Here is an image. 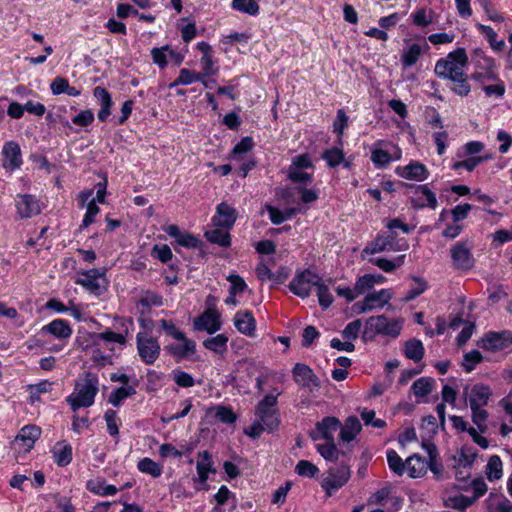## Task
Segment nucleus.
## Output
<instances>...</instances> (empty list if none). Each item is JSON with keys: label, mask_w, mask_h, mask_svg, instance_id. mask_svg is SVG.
<instances>
[{"label": "nucleus", "mask_w": 512, "mask_h": 512, "mask_svg": "<svg viewBox=\"0 0 512 512\" xmlns=\"http://www.w3.org/2000/svg\"><path fill=\"white\" fill-rule=\"evenodd\" d=\"M473 499L464 495L450 496L445 500V505L452 509L464 510L472 505Z\"/></svg>", "instance_id": "57"}, {"label": "nucleus", "mask_w": 512, "mask_h": 512, "mask_svg": "<svg viewBox=\"0 0 512 512\" xmlns=\"http://www.w3.org/2000/svg\"><path fill=\"white\" fill-rule=\"evenodd\" d=\"M54 461L59 466H66L72 461V447L69 444L55 448Z\"/></svg>", "instance_id": "53"}, {"label": "nucleus", "mask_w": 512, "mask_h": 512, "mask_svg": "<svg viewBox=\"0 0 512 512\" xmlns=\"http://www.w3.org/2000/svg\"><path fill=\"white\" fill-rule=\"evenodd\" d=\"M408 243L405 240L397 239L396 232H380L370 241L362 250V257L365 255H374L381 252L391 251L399 252L406 250Z\"/></svg>", "instance_id": "5"}, {"label": "nucleus", "mask_w": 512, "mask_h": 512, "mask_svg": "<svg viewBox=\"0 0 512 512\" xmlns=\"http://www.w3.org/2000/svg\"><path fill=\"white\" fill-rule=\"evenodd\" d=\"M137 352L140 359L147 365H152L160 356L161 348L157 338L146 332L136 335Z\"/></svg>", "instance_id": "7"}, {"label": "nucleus", "mask_w": 512, "mask_h": 512, "mask_svg": "<svg viewBox=\"0 0 512 512\" xmlns=\"http://www.w3.org/2000/svg\"><path fill=\"white\" fill-rule=\"evenodd\" d=\"M253 148V140L251 137L242 138L232 150V159L242 160V155L246 154Z\"/></svg>", "instance_id": "58"}, {"label": "nucleus", "mask_w": 512, "mask_h": 512, "mask_svg": "<svg viewBox=\"0 0 512 512\" xmlns=\"http://www.w3.org/2000/svg\"><path fill=\"white\" fill-rule=\"evenodd\" d=\"M277 395L267 394L255 408V420L245 430V434L253 439L261 436L262 432H274L280 425V413L276 408Z\"/></svg>", "instance_id": "3"}, {"label": "nucleus", "mask_w": 512, "mask_h": 512, "mask_svg": "<svg viewBox=\"0 0 512 512\" xmlns=\"http://www.w3.org/2000/svg\"><path fill=\"white\" fill-rule=\"evenodd\" d=\"M180 344H171L166 347L167 351L175 357L186 358L193 355L196 352V344L193 340L188 339L186 336L184 339H179Z\"/></svg>", "instance_id": "28"}, {"label": "nucleus", "mask_w": 512, "mask_h": 512, "mask_svg": "<svg viewBox=\"0 0 512 512\" xmlns=\"http://www.w3.org/2000/svg\"><path fill=\"white\" fill-rule=\"evenodd\" d=\"M41 331L43 333L51 334L58 339H68L73 333L68 321L63 319H55L51 321L47 325H44Z\"/></svg>", "instance_id": "25"}, {"label": "nucleus", "mask_w": 512, "mask_h": 512, "mask_svg": "<svg viewBox=\"0 0 512 512\" xmlns=\"http://www.w3.org/2000/svg\"><path fill=\"white\" fill-rule=\"evenodd\" d=\"M489 156H472L464 159L462 161L454 162L452 165V169L457 171L460 169H465L469 172H472L479 164L488 160Z\"/></svg>", "instance_id": "45"}, {"label": "nucleus", "mask_w": 512, "mask_h": 512, "mask_svg": "<svg viewBox=\"0 0 512 512\" xmlns=\"http://www.w3.org/2000/svg\"><path fill=\"white\" fill-rule=\"evenodd\" d=\"M228 337L224 334H218L214 337L207 338L203 342V346L218 354H223L227 350Z\"/></svg>", "instance_id": "38"}, {"label": "nucleus", "mask_w": 512, "mask_h": 512, "mask_svg": "<svg viewBox=\"0 0 512 512\" xmlns=\"http://www.w3.org/2000/svg\"><path fill=\"white\" fill-rule=\"evenodd\" d=\"M483 356L478 350L467 352L463 356L462 366L467 373L472 372L475 366L482 362Z\"/></svg>", "instance_id": "55"}, {"label": "nucleus", "mask_w": 512, "mask_h": 512, "mask_svg": "<svg viewBox=\"0 0 512 512\" xmlns=\"http://www.w3.org/2000/svg\"><path fill=\"white\" fill-rule=\"evenodd\" d=\"M433 15L434 13L432 11H427L425 8H420L415 11L411 17L413 23L416 26L425 28L433 22Z\"/></svg>", "instance_id": "52"}, {"label": "nucleus", "mask_w": 512, "mask_h": 512, "mask_svg": "<svg viewBox=\"0 0 512 512\" xmlns=\"http://www.w3.org/2000/svg\"><path fill=\"white\" fill-rule=\"evenodd\" d=\"M512 344V333L504 330L500 332L490 331L481 339V347L485 350L501 351Z\"/></svg>", "instance_id": "15"}, {"label": "nucleus", "mask_w": 512, "mask_h": 512, "mask_svg": "<svg viewBox=\"0 0 512 512\" xmlns=\"http://www.w3.org/2000/svg\"><path fill=\"white\" fill-rule=\"evenodd\" d=\"M294 381L303 388H308L310 391L318 389L320 387V381L315 375L313 370L302 363H297L293 370Z\"/></svg>", "instance_id": "16"}, {"label": "nucleus", "mask_w": 512, "mask_h": 512, "mask_svg": "<svg viewBox=\"0 0 512 512\" xmlns=\"http://www.w3.org/2000/svg\"><path fill=\"white\" fill-rule=\"evenodd\" d=\"M172 375H173L174 382L179 387L190 388V387L194 386V384H195V380L192 377V375L185 371H182L180 369L173 370Z\"/></svg>", "instance_id": "61"}, {"label": "nucleus", "mask_w": 512, "mask_h": 512, "mask_svg": "<svg viewBox=\"0 0 512 512\" xmlns=\"http://www.w3.org/2000/svg\"><path fill=\"white\" fill-rule=\"evenodd\" d=\"M350 478V469L346 465H341L335 469H330L328 475L322 481V488L331 496L333 491L343 487Z\"/></svg>", "instance_id": "11"}, {"label": "nucleus", "mask_w": 512, "mask_h": 512, "mask_svg": "<svg viewBox=\"0 0 512 512\" xmlns=\"http://www.w3.org/2000/svg\"><path fill=\"white\" fill-rule=\"evenodd\" d=\"M371 161L376 168H383L392 161V156L389 152L381 148L374 147L371 151Z\"/></svg>", "instance_id": "49"}, {"label": "nucleus", "mask_w": 512, "mask_h": 512, "mask_svg": "<svg viewBox=\"0 0 512 512\" xmlns=\"http://www.w3.org/2000/svg\"><path fill=\"white\" fill-rule=\"evenodd\" d=\"M396 173L402 178L419 182L426 180L429 175L426 166L419 162H411L404 167H397Z\"/></svg>", "instance_id": "22"}, {"label": "nucleus", "mask_w": 512, "mask_h": 512, "mask_svg": "<svg viewBox=\"0 0 512 512\" xmlns=\"http://www.w3.org/2000/svg\"><path fill=\"white\" fill-rule=\"evenodd\" d=\"M434 384V379L430 377H421L412 384L411 390L416 397L423 398L432 392Z\"/></svg>", "instance_id": "33"}, {"label": "nucleus", "mask_w": 512, "mask_h": 512, "mask_svg": "<svg viewBox=\"0 0 512 512\" xmlns=\"http://www.w3.org/2000/svg\"><path fill=\"white\" fill-rule=\"evenodd\" d=\"M137 468L140 472L149 474L154 478L160 477L162 474V466L148 457L141 459L137 464Z\"/></svg>", "instance_id": "41"}, {"label": "nucleus", "mask_w": 512, "mask_h": 512, "mask_svg": "<svg viewBox=\"0 0 512 512\" xmlns=\"http://www.w3.org/2000/svg\"><path fill=\"white\" fill-rule=\"evenodd\" d=\"M322 158L329 167L335 168L344 162V153L339 148H331L323 152Z\"/></svg>", "instance_id": "48"}, {"label": "nucleus", "mask_w": 512, "mask_h": 512, "mask_svg": "<svg viewBox=\"0 0 512 512\" xmlns=\"http://www.w3.org/2000/svg\"><path fill=\"white\" fill-rule=\"evenodd\" d=\"M415 194H421L422 196L411 197L410 202L414 209H423L424 207L435 209L437 207L436 195L427 185L416 186Z\"/></svg>", "instance_id": "21"}, {"label": "nucleus", "mask_w": 512, "mask_h": 512, "mask_svg": "<svg viewBox=\"0 0 512 512\" xmlns=\"http://www.w3.org/2000/svg\"><path fill=\"white\" fill-rule=\"evenodd\" d=\"M467 64L465 49L457 48L436 62L434 72L439 78L450 81L449 88L453 93L466 97L471 91L469 77L464 71Z\"/></svg>", "instance_id": "1"}, {"label": "nucleus", "mask_w": 512, "mask_h": 512, "mask_svg": "<svg viewBox=\"0 0 512 512\" xmlns=\"http://www.w3.org/2000/svg\"><path fill=\"white\" fill-rule=\"evenodd\" d=\"M485 406L480 407H470L472 415V422L476 425L477 429L480 433H486L488 430L487 420H488V412L484 409Z\"/></svg>", "instance_id": "39"}, {"label": "nucleus", "mask_w": 512, "mask_h": 512, "mask_svg": "<svg viewBox=\"0 0 512 512\" xmlns=\"http://www.w3.org/2000/svg\"><path fill=\"white\" fill-rule=\"evenodd\" d=\"M487 512H512V502L504 496L488 499Z\"/></svg>", "instance_id": "44"}, {"label": "nucleus", "mask_w": 512, "mask_h": 512, "mask_svg": "<svg viewBox=\"0 0 512 512\" xmlns=\"http://www.w3.org/2000/svg\"><path fill=\"white\" fill-rule=\"evenodd\" d=\"M98 384L95 374L86 373L84 379L76 383L74 392L66 399L71 409L77 411L82 407L92 406L99 390Z\"/></svg>", "instance_id": "4"}, {"label": "nucleus", "mask_w": 512, "mask_h": 512, "mask_svg": "<svg viewBox=\"0 0 512 512\" xmlns=\"http://www.w3.org/2000/svg\"><path fill=\"white\" fill-rule=\"evenodd\" d=\"M366 303H370L373 308L385 306L391 299L392 293L389 289H381L365 296Z\"/></svg>", "instance_id": "35"}, {"label": "nucleus", "mask_w": 512, "mask_h": 512, "mask_svg": "<svg viewBox=\"0 0 512 512\" xmlns=\"http://www.w3.org/2000/svg\"><path fill=\"white\" fill-rule=\"evenodd\" d=\"M199 80H203L200 73H196L192 70L182 68L179 72V76L175 79L173 83L170 84V88H173L178 85H190L194 82H199Z\"/></svg>", "instance_id": "40"}, {"label": "nucleus", "mask_w": 512, "mask_h": 512, "mask_svg": "<svg viewBox=\"0 0 512 512\" xmlns=\"http://www.w3.org/2000/svg\"><path fill=\"white\" fill-rule=\"evenodd\" d=\"M412 285L410 289L407 291L405 296L403 297V301L409 302L420 296L424 293L428 288V283L424 278L421 277H413Z\"/></svg>", "instance_id": "37"}, {"label": "nucleus", "mask_w": 512, "mask_h": 512, "mask_svg": "<svg viewBox=\"0 0 512 512\" xmlns=\"http://www.w3.org/2000/svg\"><path fill=\"white\" fill-rule=\"evenodd\" d=\"M222 227H217L215 229L209 230L205 232V238L213 244H217L221 247H228L230 245L231 239L228 231H224L221 229Z\"/></svg>", "instance_id": "34"}, {"label": "nucleus", "mask_w": 512, "mask_h": 512, "mask_svg": "<svg viewBox=\"0 0 512 512\" xmlns=\"http://www.w3.org/2000/svg\"><path fill=\"white\" fill-rule=\"evenodd\" d=\"M168 51H169L168 45L162 46L160 48L155 47L151 50V56H152L153 63L156 64L161 69L165 68L168 64V61H167Z\"/></svg>", "instance_id": "62"}, {"label": "nucleus", "mask_w": 512, "mask_h": 512, "mask_svg": "<svg viewBox=\"0 0 512 512\" xmlns=\"http://www.w3.org/2000/svg\"><path fill=\"white\" fill-rule=\"evenodd\" d=\"M15 206L17 215L21 219H28L41 213L42 207L39 199L31 194H19L16 197Z\"/></svg>", "instance_id": "13"}, {"label": "nucleus", "mask_w": 512, "mask_h": 512, "mask_svg": "<svg viewBox=\"0 0 512 512\" xmlns=\"http://www.w3.org/2000/svg\"><path fill=\"white\" fill-rule=\"evenodd\" d=\"M136 394V389L133 386H122L116 388L109 395L108 402L114 407H119L123 400Z\"/></svg>", "instance_id": "36"}, {"label": "nucleus", "mask_w": 512, "mask_h": 512, "mask_svg": "<svg viewBox=\"0 0 512 512\" xmlns=\"http://www.w3.org/2000/svg\"><path fill=\"white\" fill-rule=\"evenodd\" d=\"M427 464L428 462L418 454H414L408 457L406 460V469L408 471V475L411 478H419L424 476L427 472Z\"/></svg>", "instance_id": "29"}, {"label": "nucleus", "mask_w": 512, "mask_h": 512, "mask_svg": "<svg viewBox=\"0 0 512 512\" xmlns=\"http://www.w3.org/2000/svg\"><path fill=\"white\" fill-rule=\"evenodd\" d=\"M362 328V322L360 319H356L350 323H348L342 331V337L344 340H348L350 342L356 340L359 336V333Z\"/></svg>", "instance_id": "60"}, {"label": "nucleus", "mask_w": 512, "mask_h": 512, "mask_svg": "<svg viewBox=\"0 0 512 512\" xmlns=\"http://www.w3.org/2000/svg\"><path fill=\"white\" fill-rule=\"evenodd\" d=\"M126 332L128 329L126 328ZM126 335L115 333L109 329L101 333H90L89 343L83 348L89 351L91 359L99 366H107L113 364L114 346L117 343L121 346L126 344Z\"/></svg>", "instance_id": "2"}, {"label": "nucleus", "mask_w": 512, "mask_h": 512, "mask_svg": "<svg viewBox=\"0 0 512 512\" xmlns=\"http://www.w3.org/2000/svg\"><path fill=\"white\" fill-rule=\"evenodd\" d=\"M428 50L429 46L426 42L423 45L412 43L403 50L401 55V64L404 68L411 67L417 63L423 51Z\"/></svg>", "instance_id": "26"}, {"label": "nucleus", "mask_w": 512, "mask_h": 512, "mask_svg": "<svg viewBox=\"0 0 512 512\" xmlns=\"http://www.w3.org/2000/svg\"><path fill=\"white\" fill-rule=\"evenodd\" d=\"M477 28L480 31V33L482 35H484L485 38L488 40V42L490 43L493 50L501 51L504 48V46H505L504 40H500V41L496 40L497 33L494 31V29L492 27L483 25V24H478Z\"/></svg>", "instance_id": "42"}, {"label": "nucleus", "mask_w": 512, "mask_h": 512, "mask_svg": "<svg viewBox=\"0 0 512 512\" xmlns=\"http://www.w3.org/2000/svg\"><path fill=\"white\" fill-rule=\"evenodd\" d=\"M340 428V439L343 442H350L361 431V423L356 416H349Z\"/></svg>", "instance_id": "30"}, {"label": "nucleus", "mask_w": 512, "mask_h": 512, "mask_svg": "<svg viewBox=\"0 0 512 512\" xmlns=\"http://www.w3.org/2000/svg\"><path fill=\"white\" fill-rule=\"evenodd\" d=\"M163 304V298L161 295L152 292L146 291L138 301V305L143 308L150 309L152 306L160 307Z\"/></svg>", "instance_id": "54"}, {"label": "nucleus", "mask_w": 512, "mask_h": 512, "mask_svg": "<svg viewBox=\"0 0 512 512\" xmlns=\"http://www.w3.org/2000/svg\"><path fill=\"white\" fill-rule=\"evenodd\" d=\"M87 489L97 495L111 496L117 493V488L114 485L106 484L105 482H94L89 481L87 483Z\"/></svg>", "instance_id": "46"}, {"label": "nucleus", "mask_w": 512, "mask_h": 512, "mask_svg": "<svg viewBox=\"0 0 512 512\" xmlns=\"http://www.w3.org/2000/svg\"><path fill=\"white\" fill-rule=\"evenodd\" d=\"M233 496V493L228 489V487L222 485L213 497L217 503V506H215L212 511L222 512L220 506L224 505Z\"/></svg>", "instance_id": "64"}, {"label": "nucleus", "mask_w": 512, "mask_h": 512, "mask_svg": "<svg viewBox=\"0 0 512 512\" xmlns=\"http://www.w3.org/2000/svg\"><path fill=\"white\" fill-rule=\"evenodd\" d=\"M401 323L397 320H389L384 315L372 316L367 319L362 339L371 340L376 334L397 337L401 331Z\"/></svg>", "instance_id": "6"}, {"label": "nucleus", "mask_w": 512, "mask_h": 512, "mask_svg": "<svg viewBox=\"0 0 512 512\" xmlns=\"http://www.w3.org/2000/svg\"><path fill=\"white\" fill-rule=\"evenodd\" d=\"M295 471L298 475L313 478L319 471L317 466L307 460H301L297 463Z\"/></svg>", "instance_id": "63"}, {"label": "nucleus", "mask_w": 512, "mask_h": 512, "mask_svg": "<svg viewBox=\"0 0 512 512\" xmlns=\"http://www.w3.org/2000/svg\"><path fill=\"white\" fill-rule=\"evenodd\" d=\"M287 177L293 183L302 184V185L311 184L313 181L312 174L295 169V167L288 168Z\"/></svg>", "instance_id": "56"}, {"label": "nucleus", "mask_w": 512, "mask_h": 512, "mask_svg": "<svg viewBox=\"0 0 512 512\" xmlns=\"http://www.w3.org/2000/svg\"><path fill=\"white\" fill-rule=\"evenodd\" d=\"M81 277L75 280V283L81 285L89 292L95 295H101L106 289L105 285L100 283V279L104 280L105 271L100 269H90L80 273Z\"/></svg>", "instance_id": "14"}, {"label": "nucleus", "mask_w": 512, "mask_h": 512, "mask_svg": "<svg viewBox=\"0 0 512 512\" xmlns=\"http://www.w3.org/2000/svg\"><path fill=\"white\" fill-rule=\"evenodd\" d=\"M486 475L490 481H495L502 477V461L499 456L493 455L489 458L486 465Z\"/></svg>", "instance_id": "43"}, {"label": "nucleus", "mask_w": 512, "mask_h": 512, "mask_svg": "<svg viewBox=\"0 0 512 512\" xmlns=\"http://www.w3.org/2000/svg\"><path fill=\"white\" fill-rule=\"evenodd\" d=\"M93 95L100 104L97 117L99 121L105 122L111 114V107L113 105L111 94L106 88L97 86L93 90Z\"/></svg>", "instance_id": "24"}, {"label": "nucleus", "mask_w": 512, "mask_h": 512, "mask_svg": "<svg viewBox=\"0 0 512 512\" xmlns=\"http://www.w3.org/2000/svg\"><path fill=\"white\" fill-rule=\"evenodd\" d=\"M320 280L321 277L319 275L309 269H305L296 273L289 283V289L295 295L307 298L311 293L312 287H316Z\"/></svg>", "instance_id": "8"}, {"label": "nucleus", "mask_w": 512, "mask_h": 512, "mask_svg": "<svg viewBox=\"0 0 512 512\" xmlns=\"http://www.w3.org/2000/svg\"><path fill=\"white\" fill-rule=\"evenodd\" d=\"M3 167L7 171H14L22 165L21 149L17 142L8 141L2 149Z\"/></svg>", "instance_id": "18"}, {"label": "nucleus", "mask_w": 512, "mask_h": 512, "mask_svg": "<svg viewBox=\"0 0 512 512\" xmlns=\"http://www.w3.org/2000/svg\"><path fill=\"white\" fill-rule=\"evenodd\" d=\"M213 462L211 455L208 451H201L198 453V461L196 465L198 481L202 484H206L208 474L210 472L215 473V469L212 467Z\"/></svg>", "instance_id": "27"}, {"label": "nucleus", "mask_w": 512, "mask_h": 512, "mask_svg": "<svg viewBox=\"0 0 512 512\" xmlns=\"http://www.w3.org/2000/svg\"><path fill=\"white\" fill-rule=\"evenodd\" d=\"M464 394L468 398L470 407L486 406L488 400L492 395L489 386L483 384H475L469 390L468 387L464 389Z\"/></svg>", "instance_id": "20"}, {"label": "nucleus", "mask_w": 512, "mask_h": 512, "mask_svg": "<svg viewBox=\"0 0 512 512\" xmlns=\"http://www.w3.org/2000/svg\"><path fill=\"white\" fill-rule=\"evenodd\" d=\"M234 326L246 336H255L256 320L251 311H238L234 316Z\"/></svg>", "instance_id": "23"}, {"label": "nucleus", "mask_w": 512, "mask_h": 512, "mask_svg": "<svg viewBox=\"0 0 512 512\" xmlns=\"http://www.w3.org/2000/svg\"><path fill=\"white\" fill-rule=\"evenodd\" d=\"M472 245L468 241H460L454 244L451 249L453 267L458 270H470L474 266Z\"/></svg>", "instance_id": "10"}, {"label": "nucleus", "mask_w": 512, "mask_h": 512, "mask_svg": "<svg viewBox=\"0 0 512 512\" xmlns=\"http://www.w3.org/2000/svg\"><path fill=\"white\" fill-rule=\"evenodd\" d=\"M424 353L425 349L420 340L414 338L405 342L404 354L408 359L419 362L423 359Z\"/></svg>", "instance_id": "31"}, {"label": "nucleus", "mask_w": 512, "mask_h": 512, "mask_svg": "<svg viewBox=\"0 0 512 512\" xmlns=\"http://www.w3.org/2000/svg\"><path fill=\"white\" fill-rule=\"evenodd\" d=\"M316 450L327 461H336L338 458L339 452L334 440L328 441L326 444L316 445Z\"/></svg>", "instance_id": "51"}, {"label": "nucleus", "mask_w": 512, "mask_h": 512, "mask_svg": "<svg viewBox=\"0 0 512 512\" xmlns=\"http://www.w3.org/2000/svg\"><path fill=\"white\" fill-rule=\"evenodd\" d=\"M194 328L198 331H206L213 334L221 329L220 315L216 309H207L194 320Z\"/></svg>", "instance_id": "17"}, {"label": "nucleus", "mask_w": 512, "mask_h": 512, "mask_svg": "<svg viewBox=\"0 0 512 512\" xmlns=\"http://www.w3.org/2000/svg\"><path fill=\"white\" fill-rule=\"evenodd\" d=\"M316 289L319 305L324 309L329 308L332 305L334 298L330 293L328 286L322 282V279L319 281Z\"/></svg>", "instance_id": "50"}, {"label": "nucleus", "mask_w": 512, "mask_h": 512, "mask_svg": "<svg viewBox=\"0 0 512 512\" xmlns=\"http://www.w3.org/2000/svg\"><path fill=\"white\" fill-rule=\"evenodd\" d=\"M405 255H399L393 260L378 257V258H372L370 259V263L376 265L379 269L386 273H391L398 267H401L404 264L405 261Z\"/></svg>", "instance_id": "32"}, {"label": "nucleus", "mask_w": 512, "mask_h": 512, "mask_svg": "<svg viewBox=\"0 0 512 512\" xmlns=\"http://www.w3.org/2000/svg\"><path fill=\"white\" fill-rule=\"evenodd\" d=\"M341 427L338 418L327 416L317 422L315 428L309 432V436L313 441L325 439L327 441L334 440L333 434Z\"/></svg>", "instance_id": "12"}, {"label": "nucleus", "mask_w": 512, "mask_h": 512, "mask_svg": "<svg viewBox=\"0 0 512 512\" xmlns=\"http://www.w3.org/2000/svg\"><path fill=\"white\" fill-rule=\"evenodd\" d=\"M40 435V427L36 425L24 426L13 441V449L17 452V457L21 454L25 455L29 453Z\"/></svg>", "instance_id": "9"}, {"label": "nucleus", "mask_w": 512, "mask_h": 512, "mask_svg": "<svg viewBox=\"0 0 512 512\" xmlns=\"http://www.w3.org/2000/svg\"><path fill=\"white\" fill-rule=\"evenodd\" d=\"M232 7L249 15H256L259 12V5L255 0H233Z\"/></svg>", "instance_id": "59"}, {"label": "nucleus", "mask_w": 512, "mask_h": 512, "mask_svg": "<svg viewBox=\"0 0 512 512\" xmlns=\"http://www.w3.org/2000/svg\"><path fill=\"white\" fill-rule=\"evenodd\" d=\"M387 462L389 468L397 475H402L406 469V461L403 462L402 458L395 450L387 451Z\"/></svg>", "instance_id": "47"}, {"label": "nucleus", "mask_w": 512, "mask_h": 512, "mask_svg": "<svg viewBox=\"0 0 512 512\" xmlns=\"http://www.w3.org/2000/svg\"><path fill=\"white\" fill-rule=\"evenodd\" d=\"M237 219L236 210L229 204L222 202L216 208V214L212 218V222L216 227L230 229L233 227Z\"/></svg>", "instance_id": "19"}]
</instances>
